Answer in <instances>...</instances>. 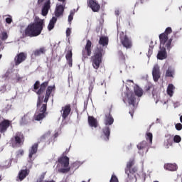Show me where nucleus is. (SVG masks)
<instances>
[{
  "label": "nucleus",
  "instance_id": "obj_1",
  "mask_svg": "<svg viewBox=\"0 0 182 182\" xmlns=\"http://www.w3.org/2000/svg\"><path fill=\"white\" fill-rule=\"evenodd\" d=\"M43 20L36 17L33 23L28 25L26 28V36H30L31 38H33V36H38L41 35V33L43 29Z\"/></svg>",
  "mask_w": 182,
  "mask_h": 182
},
{
  "label": "nucleus",
  "instance_id": "obj_2",
  "mask_svg": "<svg viewBox=\"0 0 182 182\" xmlns=\"http://www.w3.org/2000/svg\"><path fill=\"white\" fill-rule=\"evenodd\" d=\"M60 164H61L62 168L58 169L60 173H68L70 170H77L78 167H80L83 164V162L76 161L74 162L70 167H69V157L63 156L58 160Z\"/></svg>",
  "mask_w": 182,
  "mask_h": 182
},
{
  "label": "nucleus",
  "instance_id": "obj_3",
  "mask_svg": "<svg viewBox=\"0 0 182 182\" xmlns=\"http://www.w3.org/2000/svg\"><path fill=\"white\" fill-rule=\"evenodd\" d=\"M55 90V85L53 86H48L46 90V94L44 98V103L43 104L42 107L40 109V111L38 112H36L34 114V119L35 120H37L38 122L42 120L45 117V113L46 112V104L48 103V101L49 100V96H50V93Z\"/></svg>",
  "mask_w": 182,
  "mask_h": 182
},
{
  "label": "nucleus",
  "instance_id": "obj_4",
  "mask_svg": "<svg viewBox=\"0 0 182 182\" xmlns=\"http://www.w3.org/2000/svg\"><path fill=\"white\" fill-rule=\"evenodd\" d=\"M173 32L171 27H168L166 28L165 32L159 35V41L161 43V46L166 45L168 50L171 49V43L173 42V38H168V35Z\"/></svg>",
  "mask_w": 182,
  "mask_h": 182
},
{
  "label": "nucleus",
  "instance_id": "obj_5",
  "mask_svg": "<svg viewBox=\"0 0 182 182\" xmlns=\"http://www.w3.org/2000/svg\"><path fill=\"white\" fill-rule=\"evenodd\" d=\"M123 102L125 105H129V106L133 107L132 110L129 112V114L133 117V112H134L136 107V97H134V94L132 92H125L123 95Z\"/></svg>",
  "mask_w": 182,
  "mask_h": 182
},
{
  "label": "nucleus",
  "instance_id": "obj_6",
  "mask_svg": "<svg viewBox=\"0 0 182 182\" xmlns=\"http://www.w3.org/2000/svg\"><path fill=\"white\" fill-rule=\"evenodd\" d=\"M114 122V119L111 117L110 114L106 115L105 127L103 128L102 134L101 135V137L103 139V140H109V137L110 136V128H109V126H112V124Z\"/></svg>",
  "mask_w": 182,
  "mask_h": 182
},
{
  "label": "nucleus",
  "instance_id": "obj_7",
  "mask_svg": "<svg viewBox=\"0 0 182 182\" xmlns=\"http://www.w3.org/2000/svg\"><path fill=\"white\" fill-rule=\"evenodd\" d=\"M103 53H105L103 49H98L95 55L92 57V61L94 69L97 70L100 67V63H102V56H103Z\"/></svg>",
  "mask_w": 182,
  "mask_h": 182
},
{
  "label": "nucleus",
  "instance_id": "obj_8",
  "mask_svg": "<svg viewBox=\"0 0 182 182\" xmlns=\"http://www.w3.org/2000/svg\"><path fill=\"white\" fill-rule=\"evenodd\" d=\"M119 36L121 39V43L124 48H126V49L132 48V46H133L132 40H130L127 36H124V33L123 32L119 33Z\"/></svg>",
  "mask_w": 182,
  "mask_h": 182
},
{
  "label": "nucleus",
  "instance_id": "obj_9",
  "mask_svg": "<svg viewBox=\"0 0 182 182\" xmlns=\"http://www.w3.org/2000/svg\"><path fill=\"white\" fill-rule=\"evenodd\" d=\"M166 44L164 46H161V42H160V49L157 54V59H159V60H164V59L167 58V51H166Z\"/></svg>",
  "mask_w": 182,
  "mask_h": 182
},
{
  "label": "nucleus",
  "instance_id": "obj_10",
  "mask_svg": "<svg viewBox=\"0 0 182 182\" xmlns=\"http://www.w3.org/2000/svg\"><path fill=\"white\" fill-rule=\"evenodd\" d=\"M88 6L91 8L93 12H99V11L100 10V5L99 4V3H97V1H96V0H89Z\"/></svg>",
  "mask_w": 182,
  "mask_h": 182
},
{
  "label": "nucleus",
  "instance_id": "obj_11",
  "mask_svg": "<svg viewBox=\"0 0 182 182\" xmlns=\"http://www.w3.org/2000/svg\"><path fill=\"white\" fill-rule=\"evenodd\" d=\"M152 76L154 82H158L160 79V67L157 64L154 66Z\"/></svg>",
  "mask_w": 182,
  "mask_h": 182
},
{
  "label": "nucleus",
  "instance_id": "obj_12",
  "mask_svg": "<svg viewBox=\"0 0 182 182\" xmlns=\"http://www.w3.org/2000/svg\"><path fill=\"white\" fill-rule=\"evenodd\" d=\"M64 11H65V4H57L55 9V16L57 18H59V16H62V15H63Z\"/></svg>",
  "mask_w": 182,
  "mask_h": 182
},
{
  "label": "nucleus",
  "instance_id": "obj_13",
  "mask_svg": "<svg viewBox=\"0 0 182 182\" xmlns=\"http://www.w3.org/2000/svg\"><path fill=\"white\" fill-rule=\"evenodd\" d=\"M91 48H92V42H90V41L88 40L87 41V44L85 46V49L82 50V56L84 58H86V55H87V56H90L92 53Z\"/></svg>",
  "mask_w": 182,
  "mask_h": 182
},
{
  "label": "nucleus",
  "instance_id": "obj_14",
  "mask_svg": "<svg viewBox=\"0 0 182 182\" xmlns=\"http://www.w3.org/2000/svg\"><path fill=\"white\" fill-rule=\"evenodd\" d=\"M25 59H26V54H24L23 53L18 54L14 58L16 66H18V65H21Z\"/></svg>",
  "mask_w": 182,
  "mask_h": 182
},
{
  "label": "nucleus",
  "instance_id": "obj_15",
  "mask_svg": "<svg viewBox=\"0 0 182 182\" xmlns=\"http://www.w3.org/2000/svg\"><path fill=\"white\" fill-rule=\"evenodd\" d=\"M49 9H50V0L46 1L44 5L43 6L41 10V14L43 15V16H46V15H48Z\"/></svg>",
  "mask_w": 182,
  "mask_h": 182
},
{
  "label": "nucleus",
  "instance_id": "obj_16",
  "mask_svg": "<svg viewBox=\"0 0 182 182\" xmlns=\"http://www.w3.org/2000/svg\"><path fill=\"white\" fill-rule=\"evenodd\" d=\"M70 105H65V107H62L61 116L63 120H65V119H66V117L69 116V114H70Z\"/></svg>",
  "mask_w": 182,
  "mask_h": 182
},
{
  "label": "nucleus",
  "instance_id": "obj_17",
  "mask_svg": "<svg viewBox=\"0 0 182 182\" xmlns=\"http://www.w3.org/2000/svg\"><path fill=\"white\" fill-rule=\"evenodd\" d=\"M166 139L164 143L165 149H170L171 146L173 145V137L171 135H166Z\"/></svg>",
  "mask_w": 182,
  "mask_h": 182
},
{
  "label": "nucleus",
  "instance_id": "obj_18",
  "mask_svg": "<svg viewBox=\"0 0 182 182\" xmlns=\"http://www.w3.org/2000/svg\"><path fill=\"white\" fill-rule=\"evenodd\" d=\"M9 121L5 119L0 123V132L1 133H5L7 129L9 127Z\"/></svg>",
  "mask_w": 182,
  "mask_h": 182
},
{
  "label": "nucleus",
  "instance_id": "obj_19",
  "mask_svg": "<svg viewBox=\"0 0 182 182\" xmlns=\"http://www.w3.org/2000/svg\"><path fill=\"white\" fill-rule=\"evenodd\" d=\"M146 147H147V142L146 141H143L137 145L139 154H141V156L144 154V150H146Z\"/></svg>",
  "mask_w": 182,
  "mask_h": 182
},
{
  "label": "nucleus",
  "instance_id": "obj_20",
  "mask_svg": "<svg viewBox=\"0 0 182 182\" xmlns=\"http://www.w3.org/2000/svg\"><path fill=\"white\" fill-rule=\"evenodd\" d=\"M38 151V144H34L31 149H29V154L28 157L30 159V161H33V154H36V152Z\"/></svg>",
  "mask_w": 182,
  "mask_h": 182
},
{
  "label": "nucleus",
  "instance_id": "obj_21",
  "mask_svg": "<svg viewBox=\"0 0 182 182\" xmlns=\"http://www.w3.org/2000/svg\"><path fill=\"white\" fill-rule=\"evenodd\" d=\"M14 140L16 141V144L21 146V144L23 143V134L21 132H18L14 137Z\"/></svg>",
  "mask_w": 182,
  "mask_h": 182
},
{
  "label": "nucleus",
  "instance_id": "obj_22",
  "mask_svg": "<svg viewBox=\"0 0 182 182\" xmlns=\"http://www.w3.org/2000/svg\"><path fill=\"white\" fill-rule=\"evenodd\" d=\"M88 124L90 127L96 129L97 127V120L93 117H88Z\"/></svg>",
  "mask_w": 182,
  "mask_h": 182
},
{
  "label": "nucleus",
  "instance_id": "obj_23",
  "mask_svg": "<svg viewBox=\"0 0 182 182\" xmlns=\"http://www.w3.org/2000/svg\"><path fill=\"white\" fill-rule=\"evenodd\" d=\"M164 167L165 170H168L169 171H176L177 170V164H165Z\"/></svg>",
  "mask_w": 182,
  "mask_h": 182
},
{
  "label": "nucleus",
  "instance_id": "obj_24",
  "mask_svg": "<svg viewBox=\"0 0 182 182\" xmlns=\"http://www.w3.org/2000/svg\"><path fill=\"white\" fill-rule=\"evenodd\" d=\"M134 92L138 97H141V96H143V89L137 85L134 87Z\"/></svg>",
  "mask_w": 182,
  "mask_h": 182
},
{
  "label": "nucleus",
  "instance_id": "obj_25",
  "mask_svg": "<svg viewBox=\"0 0 182 182\" xmlns=\"http://www.w3.org/2000/svg\"><path fill=\"white\" fill-rule=\"evenodd\" d=\"M28 174H29V171L26 169L21 170L18 173V179L20 181H22V180H23V178H25Z\"/></svg>",
  "mask_w": 182,
  "mask_h": 182
},
{
  "label": "nucleus",
  "instance_id": "obj_26",
  "mask_svg": "<svg viewBox=\"0 0 182 182\" xmlns=\"http://www.w3.org/2000/svg\"><path fill=\"white\" fill-rule=\"evenodd\" d=\"M58 18L56 17H53L52 19L50 20L49 24L48 26V30L49 31H52L53 28H55V23H56Z\"/></svg>",
  "mask_w": 182,
  "mask_h": 182
},
{
  "label": "nucleus",
  "instance_id": "obj_27",
  "mask_svg": "<svg viewBox=\"0 0 182 182\" xmlns=\"http://www.w3.org/2000/svg\"><path fill=\"white\" fill-rule=\"evenodd\" d=\"M100 45H102V46H107L109 43V38L107 37H100L99 41Z\"/></svg>",
  "mask_w": 182,
  "mask_h": 182
},
{
  "label": "nucleus",
  "instance_id": "obj_28",
  "mask_svg": "<svg viewBox=\"0 0 182 182\" xmlns=\"http://www.w3.org/2000/svg\"><path fill=\"white\" fill-rule=\"evenodd\" d=\"M50 131H48L43 136L40 137V141H46L50 139Z\"/></svg>",
  "mask_w": 182,
  "mask_h": 182
},
{
  "label": "nucleus",
  "instance_id": "obj_29",
  "mask_svg": "<svg viewBox=\"0 0 182 182\" xmlns=\"http://www.w3.org/2000/svg\"><path fill=\"white\" fill-rule=\"evenodd\" d=\"M65 58L68 60V63L70 68H72L73 65V60H72V50H69L65 55Z\"/></svg>",
  "mask_w": 182,
  "mask_h": 182
},
{
  "label": "nucleus",
  "instance_id": "obj_30",
  "mask_svg": "<svg viewBox=\"0 0 182 182\" xmlns=\"http://www.w3.org/2000/svg\"><path fill=\"white\" fill-rule=\"evenodd\" d=\"M174 85L173 84H169L167 87V93L170 97H171L174 93Z\"/></svg>",
  "mask_w": 182,
  "mask_h": 182
},
{
  "label": "nucleus",
  "instance_id": "obj_31",
  "mask_svg": "<svg viewBox=\"0 0 182 182\" xmlns=\"http://www.w3.org/2000/svg\"><path fill=\"white\" fill-rule=\"evenodd\" d=\"M46 52V48H41L33 51L35 56H40V55H43Z\"/></svg>",
  "mask_w": 182,
  "mask_h": 182
},
{
  "label": "nucleus",
  "instance_id": "obj_32",
  "mask_svg": "<svg viewBox=\"0 0 182 182\" xmlns=\"http://www.w3.org/2000/svg\"><path fill=\"white\" fill-rule=\"evenodd\" d=\"M126 174L128 175V177H129L130 181L129 182H137V178H136V175L133 173H129V170H125Z\"/></svg>",
  "mask_w": 182,
  "mask_h": 182
},
{
  "label": "nucleus",
  "instance_id": "obj_33",
  "mask_svg": "<svg viewBox=\"0 0 182 182\" xmlns=\"http://www.w3.org/2000/svg\"><path fill=\"white\" fill-rule=\"evenodd\" d=\"M173 75H174V68H173V67H168L166 73V76H167L168 77H173Z\"/></svg>",
  "mask_w": 182,
  "mask_h": 182
},
{
  "label": "nucleus",
  "instance_id": "obj_34",
  "mask_svg": "<svg viewBox=\"0 0 182 182\" xmlns=\"http://www.w3.org/2000/svg\"><path fill=\"white\" fill-rule=\"evenodd\" d=\"M31 120V113H28L21 118V124H25L26 122Z\"/></svg>",
  "mask_w": 182,
  "mask_h": 182
},
{
  "label": "nucleus",
  "instance_id": "obj_35",
  "mask_svg": "<svg viewBox=\"0 0 182 182\" xmlns=\"http://www.w3.org/2000/svg\"><path fill=\"white\" fill-rule=\"evenodd\" d=\"M12 161L11 159L6 160L4 163L1 164L3 168H8L11 166Z\"/></svg>",
  "mask_w": 182,
  "mask_h": 182
},
{
  "label": "nucleus",
  "instance_id": "obj_36",
  "mask_svg": "<svg viewBox=\"0 0 182 182\" xmlns=\"http://www.w3.org/2000/svg\"><path fill=\"white\" fill-rule=\"evenodd\" d=\"M146 139L149 140V143H153V134L150 132L146 133Z\"/></svg>",
  "mask_w": 182,
  "mask_h": 182
},
{
  "label": "nucleus",
  "instance_id": "obj_37",
  "mask_svg": "<svg viewBox=\"0 0 182 182\" xmlns=\"http://www.w3.org/2000/svg\"><path fill=\"white\" fill-rule=\"evenodd\" d=\"M173 141L174 143H180L181 141V136L179 135H175L173 136Z\"/></svg>",
  "mask_w": 182,
  "mask_h": 182
},
{
  "label": "nucleus",
  "instance_id": "obj_38",
  "mask_svg": "<svg viewBox=\"0 0 182 182\" xmlns=\"http://www.w3.org/2000/svg\"><path fill=\"white\" fill-rule=\"evenodd\" d=\"M1 41H6V39H8V34L6 32L4 31L1 33Z\"/></svg>",
  "mask_w": 182,
  "mask_h": 182
},
{
  "label": "nucleus",
  "instance_id": "obj_39",
  "mask_svg": "<svg viewBox=\"0 0 182 182\" xmlns=\"http://www.w3.org/2000/svg\"><path fill=\"white\" fill-rule=\"evenodd\" d=\"M46 89V88H45V87H43L42 85H41L39 90L37 92V95L41 96V95H42V93H43V92H45Z\"/></svg>",
  "mask_w": 182,
  "mask_h": 182
},
{
  "label": "nucleus",
  "instance_id": "obj_40",
  "mask_svg": "<svg viewBox=\"0 0 182 182\" xmlns=\"http://www.w3.org/2000/svg\"><path fill=\"white\" fill-rule=\"evenodd\" d=\"M134 164V161L133 160L129 161L127 164V168L129 170Z\"/></svg>",
  "mask_w": 182,
  "mask_h": 182
},
{
  "label": "nucleus",
  "instance_id": "obj_41",
  "mask_svg": "<svg viewBox=\"0 0 182 182\" xmlns=\"http://www.w3.org/2000/svg\"><path fill=\"white\" fill-rule=\"evenodd\" d=\"M8 16H9V17H7V18H6V23H8L9 25H10V23H12V16H10V15H9Z\"/></svg>",
  "mask_w": 182,
  "mask_h": 182
},
{
  "label": "nucleus",
  "instance_id": "obj_42",
  "mask_svg": "<svg viewBox=\"0 0 182 182\" xmlns=\"http://www.w3.org/2000/svg\"><path fill=\"white\" fill-rule=\"evenodd\" d=\"M109 182H119V179H117L116 176L112 175Z\"/></svg>",
  "mask_w": 182,
  "mask_h": 182
},
{
  "label": "nucleus",
  "instance_id": "obj_43",
  "mask_svg": "<svg viewBox=\"0 0 182 182\" xmlns=\"http://www.w3.org/2000/svg\"><path fill=\"white\" fill-rule=\"evenodd\" d=\"M175 127H176V130H178V131L181 130L182 129V124H181V123L176 124L175 125Z\"/></svg>",
  "mask_w": 182,
  "mask_h": 182
},
{
  "label": "nucleus",
  "instance_id": "obj_44",
  "mask_svg": "<svg viewBox=\"0 0 182 182\" xmlns=\"http://www.w3.org/2000/svg\"><path fill=\"white\" fill-rule=\"evenodd\" d=\"M95 77H93L92 81H91V84L89 87L90 92H92V90H93V83H95Z\"/></svg>",
  "mask_w": 182,
  "mask_h": 182
},
{
  "label": "nucleus",
  "instance_id": "obj_45",
  "mask_svg": "<svg viewBox=\"0 0 182 182\" xmlns=\"http://www.w3.org/2000/svg\"><path fill=\"white\" fill-rule=\"evenodd\" d=\"M70 33H72V29L70 28H68L66 30V36L67 38H69L70 36Z\"/></svg>",
  "mask_w": 182,
  "mask_h": 182
},
{
  "label": "nucleus",
  "instance_id": "obj_46",
  "mask_svg": "<svg viewBox=\"0 0 182 182\" xmlns=\"http://www.w3.org/2000/svg\"><path fill=\"white\" fill-rule=\"evenodd\" d=\"M0 92H1V93L6 92V85H4L3 86L0 87Z\"/></svg>",
  "mask_w": 182,
  "mask_h": 182
},
{
  "label": "nucleus",
  "instance_id": "obj_47",
  "mask_svg": "<svg viewBox=\"0 0 182 182\" xmlns=\"http://www.w3.org/2000/svg\"><path fill=\"white\" fill-rule=\"evenodd\" d=\"M21 156H23V150L22 149H20L16 154L17 157H21Z\"/></svg>",
  "mask_w": 182,
  "mask_h": 182
},
{
  "label": "nucleus",
  "instance_id": "obj_48",
  "mask_svg": "<svg viewBox=\"0 0 182 182\" xmlns=\"http://www.w3.org/2000/svg\"><path fill=\"white\" fill-rule=\"evenodd\" d=\"M44 178H45V174H42V175L40 176L39 179L37 180L36 182H42V181H43V179H44Z\"/></svg>",
  "mask_w": 182,
  "mask_h": 182
},
{
  "label": "nucleus",
  "instance_id": "obj_49",
  "mask_svg": "<svg viewBox=\"0 0 182 182\" xmlns=\"http://www.w3.org/2000/svg\"><path fill=\"white\" fill-rule=\"evenodd\" d=\"M37 89H39V81H36L34 84V90H37Z\"/></svg>",
  "mask_w": 182,
  "mask_h": 182
},
{
  "label": "nucleus",
  "instance_id": "obj_50",
  "mask_svg": "<svg viewBox=\"0 0 182 182\" xmlns=\"http://www.w3.org/2000/svg\"><path fill=\"white\" fill-rule=\"evenodd\" d=\"M72 21H73V16H72V15H69L68 16V22H72Z\"/></svg>",
  "mask_w": 182,
  "mask_h": 182
},
{
  "label": "nucleus",
  "instance_id": "obj_51",
  "mask_svg": "<svg viewBox=\"0 0 182 182\" xmlns=\"http://www.w3.org/2000/svg\"><path fill=\"white\" fill-rule=\"evenodd\" d=\"M41 86L46 89V86H48V82H44L41 84Z\"/></svg>",
  "mask_w": 182,
  "mask_h": 182
},
{
  "label": "nucleus",
  "instance_id": "obj_52",
  "mask_svg": "<svg viewBox=\"0 0 182 182\" xmlns=\"http://www.w3.org/2000/svg\"><path fill=\"white\" fill-rule=\"evenodd\" d=\"M115 15L117 16H119V15H120V11H119V9L115 10Z\"/></svg>",
  "mask_w": 182,
  "mask_h": 182
},
{
  "label": "nucleus",
  "instance_id": "obj_53",
  "mask_svg": "<svg viewBox=\"0 0 182 182\" xmlns=\"http://www.w3.org/2000/svg\"><path fill=\"white\" fill-rule=\"evenodd\" d=\"M39 105H41V96H38V100L37 102V107H39Z\"/></svg>",
  "mask_w": 182,
  "mask_h": 182
},
{
  "label": "nucleus",
  "instance_id": "obj_54",
  "mask_svg": "<svg viewBox=\"0 0 182 182\" xmlns=\"http://www.w3.org/2000/svg\"><path fill=\"white\" fill-rule=\"evenodd\" d=\"M70 15L74 16V15H75V9L70 11Z\"/></svg>",
  "mask_w": 182,
  "mask_h": 182
},
{
  "label": "nucleus",
  "instance_id": "obj_55",
  "mask_svg": "<svg viewBox=\"0 0 182 182\" xmlns=\"http://www.w3.org/2000/svg\"><path fill=\"white\" fill-rule=\"evenodd\" d=\"M45 0H38V4L41 5Z\"/></svg>",
  "mask_w": 182,
  "mask_h": 182
},
{
  "label": "nucleus",
  "instance_id": "obj_56",
  "mask_svg": "<svg viewBox=\"0 0 182 182\" xmlns=\"http://www.w3.org/2000/svg\"><path fill=\"white\" fill-rule=\"evenodd\" d=\"M20 80H22V77L17 76V82H20Z\"/></svg>",
  "mask_w": 182,
  "mask_h": 182
},
{
  "label": "nucleus",
  "instance_id": "obj_57",
  "mask_svg": "<svg viewBox=\"0 0 182 182\" xmlns=\"http://www.w3.org/2000/svg\"><path fill=\"white\" fill-rule=\"evenodd\" d=\"M59 2H62L63 5H65V2L66 1V0H58Z\"/></svg>",
  "mask_w": 182,
  "mask_h": 182
},
{
  "label": "nucleus",
  "instance_id": "obj_58",
  "mask_svg": "<svg viewBox=\"0 0 182 182\" xmlns=\"http://www.w3.org/2000/svg\"><path fill=\"white\" fill-rule=\"evenodd\" d=\"M5 76H6V77H8L9 76V72L6 73Z\"/></svg>",
  "mask_w": 182,
  "mask_h": 182
},
{
  "label": "nucleus",
  "instance_id": "obj_59",
  "mask_svg": "<svg viewBox=\"0 0 182 182\" xmlns=\"http://www.w3.org/2000/svg\"><path fill=\"white\" fill-rule=\"evenodd\" d=\"M180 106V102H176V107H178Z\"/></svg>",
  "mask_w": 182,
  "mask_h": 182
},
{
  "label": "nucleus",
  "instance_id": "obj_60",
  "mask_svg": "<svg viewBox=\"0 0 182 182\" xmlns=\"http://www.w3.org/2000/svg\"><path fill=\"white\" fill-rule=\"evenodd\" d=\"M44 182H55V181H45Z\"/></svg>",
  "mask_w": 182,
  "mask_h": 182
},
{
  "label": "nucleus",
  "instance_id": "obj_61",
  "mask_svg": "<svg viewBox=\"0 0 182 182\" xmlns=\"http://www.w3.org/2000/svg\"><path fill=\"white\" fill-rule=\"evenodd\" d=\"M156 123H160V119H156Z\"/></svg>",
  "mask_w": 182,
  "mask_h": 182
},
{
  "label": "nucleus",
  "instance_id": "obj_62",
  "mask_svg": "<svg viewBox=\"0 0 182 182\" xmlns=\"http://www.w3.org/2000/svg\"><path fill=\"white\" fill-rule=\"evenodd\" d=\"M180 122L182 123V115L180 117Z\"/></svg>",
  "mask_w": 182,
  "mask_h": 182
},
{
  "label": "nucleus",
  "instance_id": "obj_63",
  "mask_svg": "<svg viewBox=\"0 0 182 182\" xmlns=\"http://www.w3.org/2000/svg\"><path fill=\"white\" fill-rule=\"evenodd\" d=\"M2 46V41L0 40V48Z\"/></svg>",
  "mask_w": 182,
  "mask_h": 182
},
{
  "label": "nucleus",
  "instance_id": "obj_64",
  "mask_svg": "<svg viewBox=\"0 0 182 182\" xmlns=\"http://www.w3.org/2000/svg\"><path fill=\"white\" fill-rule=\"evenodd\" d=\"M127 82H132L133 83V80H128Z\"/></svg>",
  "mask_w": 182,
  "mask_h": 182
}]
</instances>
